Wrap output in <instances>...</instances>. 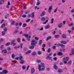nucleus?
<instances>
[{
    "mask_svg": "<svg viewBox=\"0 0 74 74\" xmlns=\"http://www.w3.org/2000/svg\"><path fill=\"white\" fill-rule=\"evenodd\" d=\"M45 69V67L44 63H41L38 66V69L39 71H44Z\"/></svg>",
    "mask_w": 74,
    "mask_h": 74,
    "instance_id": "f257e3e1",
    "label": "nucleus"
},
{
    "mask_svg": "<svg viewBox=\"0 0 74 74\" xmlns=\"http://www.w3.org/2000/svg\"><path fill=\"white\" fill-rule=\"evenodd\" d=\"M69 58L68 57H65L63 58L62 59V61L64 64H66V63H67V62L69 61Z\"/></svg>",
    "mask_w": 74,
    "mask_h": 74,
    "instance_id": "f03ea898",
    "label": "nucleus"
},
{
    "mask_svg": "<svg viewBox=\"0 0 74 74\" xmlns=\"http://www.w3.org/2000/svg\"><path fill=\"white\" fill-rule=\"evenodd\" d=\"M37 44V41L35 40H32L31 43V45L35 46L36 44Z\"/></svg>",
    "mask_w": 74,
    "mask_h": 74,
    "instance_id": "7ed1b4c3",
    "label": "nucleus"
},
{
    "mask_svg": "<svg viewBox=\"0 0 74 74\" xmlns=\"http://www.w3.org/2000/svg\"><path fill=\"white\" fill-rule=\"evenodd\" d=\"M15 40H12L11 42H10V44L11 45H16V44L15 43Z\"/></svg>",
    "mask_w": 74,
    "mask_h": 74,
    "instance_id": "20e7f679",
    "label": "nucleus"
},
{
    "mask_svg": "<svg viewBox=\"0 0 74 74\" xmlns=\"http://www.w3.org/2000/svg\"><path fill=\"white\" fill-rule=\"evenodd\" d=\"M52 6H50L48 9V11L49 13H51L52 12Z\"/></svg>",
    "mask_w": 74,
    "mask_h": 74,
    "instance_id": "39448f33",
    "label": "nucleus"
},
{
    "mask_svg": "<svg viewBox=\"0 0 74 74\" xmlns=\"http://www.w3.org/2000/svg\"><path fill=\"white\" fill-rule=\"evenodd\" d=\"M74 54V48L72 49L71 50V53L70 54V55H73Z\"/></svg>",
    "mask_w": 74,
    "mask_h": 74,
    "instance_id": "423d86ee",
    "label": "nucleus"
},
{
    "mask_svg": "<svg viewBox=\"0 0 74 74\" xmlns=\"http://www.w3.org/2000/svg\"><path fill=\"white\" fill-rule=\"evenodd\" d=\"M45 15V12L42 11V13L40 14V16H44Z\"/></svg>",
    "mask_w": 74,
    "mask_h": 74,
    "instance_id": "0eeeda50",
    "label": "nucleus"
},
{
    "mask_svg": "<svg viewBox=\"0 0 74 74\" xmlns=\"http://www.w3.org/2000/svg\"><path fill=\"white\" fill-rule=\"evenodd\" d=\"M32 56H36L37 55V53L36 51H34L31 54Z\"/></svg>",
    "mask_w": 74,
    "mask_h": 74,
    "instance_id": "6e6552de",
    "label": "nucleus"
},
{
    "mask_svg": "<svg viewBox=\"0 0 74 74\" xmlns=\"http://www.w3.org/2000/svg\"><path fill=\"white\" fill-rule=\"evenodd\" d=\"M1 52L2 53H7V49L2 50Z\"/></svg>",
    "mask_w": 74,
    "mask_h": 74,
    "instance_id": "1a4fd4ad",
    "label": "nucleus"
},
{
    "mask_svg": "<svg viewBox=\"0 0 74 74\" xmlns=\"http://www.w3.org/2000/svg\"><path fill=\"white\" fill-rule=\"evenodd\" d=\"M32 52V51L31 50H29L27 52L25 53V55H27V54H29Z\"/></svg>",
    "mask_w": 74,
    "mask_h": 74,
    "instance_id": "9d476101",
    "label": "nucleus"
},
{
    "mask_svg": "<svg viewBox=\"0 0 74 74\" xmlns=\"http://www.w3.org/2000/svg\"><path fill=\"white\" fill-rule=\"evenodd\" d=\"M35 72L34 71V69L33 68L31 69V74H33Z\"/></svg>",
    "mask_w": 74,
    "mask_h": 74,
    "instance_id": "9b49d317",
    "label": "nucleus"
},
{
    "mask_svg": "<svg viewBox=\"0 0 74 74\" xmlns=\"http://www.w3.org/2000/svg\"><path fill=\"white\" fill-rule=\"evenodd\" d=\"M63 26V24L61 23L60 25H58V27L59 28H61Z\"/></svg>",
    "mask_w": 74,
    "mask_h": 74,
    "instance_id": "f8f14e48",
    "label": "nucleus"
},
{
    "mask_svg": "<svg viewBox=\"0 0 74 74\" xmlns=\"http://www.w3.org/2000/svg\"><path fill=\"white\" fill-rule=\"evenodd\" d=\"M20 63L21 64H24L25 63V61L23 60H21L20 61Z\"/></svg>",
    "mask_w": 74,
    "mask_h": 74,
    "instance_id": "ddd939ff",
    "label": "nucleus"
},
{
    "mask_svg": "<svg viewBox=\"0 0 74 74\" xmlns=\"http://www.w3.org/2000/svg\"><path fill=\"white\" fill-rule=\"evenodd\" d=\"M53 68L55 70H57L58 69V67L56 64H55L53 66Z\"/></svg>",
    "mask_w": 74,
    "mask_h": 74,
    "instance_id": "4468645a",
    "label": "nucleus"
},
{
    "mask_svg": "<svg viewBox=\"0 0 74 74\" xmlns=\"http://www.w3.org/2000/svg\"><path fill=\"white\" fill-rule=\"evenodd\" d=\"M52 38V37L51 36H48L46 39V41H48L49 40H50V39H51Z\"/></svg>",
    "mask_w": 74,
    "mask_h": 74,
    "instance_id": "2eb2a0df",
    "label": "nucleus"
},
{
    "mask_svg": "<svg viewBox=\"0 0 74 74\" xmlns=\"http://www.w3.org/2000/svg\"><path fill=\"white\" fill-rule=\"evenodd\" d=\"M45 19H46V18L45 17H43L41 18V20L42 21H45Z\"/></svg>",
    "mask_w": 74,
    "mask_h": 74,
    "instance_id": "dca6fc26",
    "label": "nucleus"
},
{
    "mask_svg": "<svg viewBox=\"0 0 74 74\" xmlns=\"http://www.w3.org/2000/svg\"><path fill=\"white\" fill-rule=\"evenodd\" d=\"M62 71H63V70L62 69H60L58 70V73H62Z\"/></svg>",
    "mask_w": 74,
    "mask_h": 74,
    "instance_id": "f3484780",
    "label": "nucleus"
},
{
    "mask_svg": "<svg viewBox=\"0 0 74 74\" xmlns=\"http://www.w3.org/2000/svg\"><path fill=\"white\" fill-rule=\"evenodd\" d=\"M57 54L58 55H59L60 56H61V55H63V53L61 52H58L57 53Z\"/></svg>",
    "mask_w": 74,
    "mask_h": 74,
    "instance_id": "a211bd4d",
    "label": "nucleus"
},
{
    "mask_svg": "<svg viewBox=\"0 0 74 74\" xmlns=\"http://www.w3.org/2000/svg\"><path fill=\"white\" fill-rule=\"evenodd\" d=\"M3 74H6L8 73V71H7L6 70H4L3 71Z\"/></svg>",
    "mask_w": 74,
    "mask_h": 74,
    "instance_id": "6ab92c4d",
    "label": "nucleus"
},
{
    "mask_svg": "<svg viewBox=\"0 0 74 74\" xmlns=\"http://www.w3.org/2000/svg\"><path fill=\"white\" fill-rule=\"evenodd\" d=\"M5 32H4V31L2 32L1 33L2 36H5Z\"/></svg>",
    "mask_w": 74,
    "mask_h": 74,
    "instance_id": "aec40b11",
    "label": "nucleus"
},
{
    "mask_svg": "<svg viewBox=\"0 0 74 74\" xmlns=\"http://www.w3.org/2000/svg\"><path fill=\"white\" fill-rule=\"evenodd\" d=\"M47 59H49V60H50V59H52V58L49 56H47L46 58Z\"/></svg>",
    "mask_w": 74,
    "mask_h": 74,
    "instance_id": "412c9836",
    "label": "nucleus"
},
{
    "mask_svg": "<svg viewBox=\"0 0 74 74\" xmlns=\"http://www.w3.org/2000/svg\"><path fill=\"white\" fill-rule=\"evenodd\" d=\"M62 38H66V35H65V34H63L62 35Z\"/></svg>",
    "mask_w": 74,
    "mask_h": 74,
    "instance_id": "4be33fe9",
    "label": "nucleus"
},
{
    "mask_svg": "<svg viewBox=\"0 0 74 74\" xmlns=\"http://www.w3.org/2000/svg\"><path fill=\"white\" fill-rule=\"evenodd\" d=\"M34 45H32V46L29 47V48L30 49H34Z\"/></svg>",
    "mask_w": 74,
    "mask_h": 74,
    "instance_id": "5701e85b",
    "label": "nucleus"
},
{
    "mask_svg": "<svg viewBox=\"0 0 74 74\" xmlns=\"http://www.w3.org/2000/svg\"><path fill=\"white\" fill-rule=\"evenodd\" d=\"M31 15L32 18H33L34 17V12H32Z\"/></svg>",
    "mask_w": 74,
    "mask_h": 74,
    "instance_id": "b1692460",
    "label": "nucleus"
},
{
    "mask_svg": "<svg viewBox=\"0 0 74 74\" xmlns=\"http://www.w3.org/2000/svg\"><path fill=\"white\" fill-rule=\"evenodd\" d=\"M23 57L22 56H20L19 57V60H23Z\"/></svg>",
    "mask_w": 74,
    "mask_h": 74,
    "instance_id": "393cba45",
    "label": "nucleus"
},
{
    "mask_svg": "<svg viewBox=\"0 0 74 74\" xmlns=\"http://www.w3.org/2000/svg\"><path fill=\"white\" fill-rule=\"evenodd\" d=\"M54 38H59V35H55L54 36Z\"/></svg>",
    "mask_w": 74,
    "mask_h": 74,
    "instance_id": "a878e982",
    "label": "nucleus"
},
{
    "mask_svg": "<svg viewBox=\"0 0 74 74\" xmlns=\"http://www.w3.org/2000/svg\"><path fill=\"white\" fill-rule=\"evenodd\" d=\"M17 41L18 42H21V38H17Z\"/></svg>",
    "mask_w": 74,
    "mask_h": 74,
    "instance_id": "bb28decb",
    "label": "nucleus"
},
{
    "mask_svg": "<svg viewBox=\"0 0 74 74\" xmlns=\"http://www.w3.org/2000/svg\"><path fill=\"white\" fill-rule=\"evenodd\" d=\"M5 24H3L1 26V28L2 29H3L4 28V26H5Z\"/></svg>",
    "mask_w": 74,
    "mask_h": 74,
    "instance_id": "cd10ccee",
    "label": "nucleus"
},
{
    "mask_svg": "<svg viewBox=\"0 0 74 74\" xmlns=\"http://www.w3.org/2000/svg\"><path fill=\"white\" fill-rule=\"evenodd\" d=\"M3 48H4V46H3V45H1V46L0 47V49L2 50H3Z\"/></svg>",
    "mask_w": 74,
    "mask_h": 74,
    "instance_id": "c85d7f7f",
    "label": "nucleus"
},
{
    "mask_svg": "<svg viewBox=\"0 0 74 74\" xmlns=\"http://www.w3.org/2000/svg\"><path fill=\"white\" fill-rule=\"evenodd\" d=\"M42 40H40L39 42V45H41V43H42Z\"/></svg>",
    "mask_w": 74,
    "mask_h": 74,
    "instance_id": "c756f323",
    "label": "nucleus"
},
{
    "mask_svg": "<svg viewBox=\"0 0 74 74\" xmlns=\"http://www.w3.org/2000/svg\"><path fill=\"white\" fill-rule=\"evenodd\" d=\"M22 69L23 70H25L26 69V66L25 65H23L22 66Z\"/></svg>",
    "mask_w": 74,
    "mask_h": 74,
    "instance_id": "7c9ffc66",
    "label": "nucleus"
},
{
    "mask_svg": "<svg viewBox=\"0 0 74 74\" xmlns=\"http://www.w3.org/2000/svg\"><path fill=\"white\" fill-rule=\"evenodd\" d=\"M7 28H5L3 29V32H6L7 31Z\"/></svg>",
    "mask_w": 74,
    "mask_h": 74,
    "instance_id": "2f4dec72",
    "label": "nucleus"
},
{
    "mask_svg": "<svg viewBox=\"0 0 74 74\" xmlns=\"http://www.w3.org/2000/svg\"><path fill=\"white\" fill-rule=\"evenodd\" d=\"M50 27V26L49 25H48L47 26H46L45 27V29H49Z\"/></svg>",
    "mask_w": 74,
    "mask_h": 74,
    "instance_id": "473e14b6",
    "label": "nucleus"
},
{
    "mask_svg": "<svg viewBox=\"0 0 74 74\" xmlns=\"http://www.w3.org/2000/svg\"><path fill=\"white\" fill-rule=\"evenodd\" d=\"M61 43L62 44H67V42L62 41L61 42Z\"/></svg>",
    "mask_w": 74,
    "mask_h": 74,
    "instance_id": "72a5a7b5",
    "label": "nucleus"
},
{
    "mask_svg": "<svg viewBox=\"0 0 74 74\" xmlns=\"http://www.w3.org/2000/svg\"><path fill=\"white\" fill-rule=\"evenodd\" d=\"M10 45V42H8L5 44V46H8V45Z\"/></svg>",
    "mask_w": 74,
    "mask_h": 74,
    "instance_id": "f704fd0d",
    "label": "nucleus"
},
{
    "mask_svg": "<svg viewBox=\"0 0 74 74\" xmlns=\"http://www.w3.org/2000/svg\"><path fill=\"white\" fill-rule=\"evenodd\" d=\"M54 20V18H52L51 19V23L52 24L53 23V20Z\"/></svg>",
    "mask_w": 74,
    "mask_h": 74,
    "instance_id": "c9c22d12",
    "label": "nucleus"
},
{
    "mask_svg": "<svg viewBox=\"0 0 74 74\" xmlns=\"http://www.w3.org/2000/svg\"><path fill=\"white\" fill-rule=\"evenodd\" d=\"M19 47H20V46H19L18 47H17V46H14V49H18V48H19Z\"/></svg>",
    "mask_w": 74,
    "mask_h": 74,
    "instance_id": "e433bc0d",
    "label": "nucleus"
},
{
    "mask_svg": "<svg viewBox=\"0 0 74 74\" xmlns=\"http://www.w3.org/2000/svg\"><path fill=\"white\" fill-rule=\"evenodd\" d=\"M52 55V53H49V55L47 54V56H51Z\"/></svg>",
    "mask_w": 74,
    "mask_h": 74,
    "instance_id": "4c0bfd02",
    "label": "nucleus"
},
{
    "mask_svg": "<svg viewBox=\"0 0 74 74\" xmlns=\"http://www.w3.org/2000/svg\"><path fill=\"white\" fill-rule=\"evenodd\" d=\"M48 20H47L45 22L43 23V24H46V23H48Z\"/></svg>",
    "mask_w": 74,
    "mask_h": 74,
    "instance_id": "58836bf2",
    "label": "nucleus"
},
{
    "mask_svg": "<svg viewBox=\"0 0 74 74\" xmlns=\"http://www.w3.org/2000/svg\"><path fill=\"white\" fill-rule=\"evenodd\" d=\"M51 52V49L49 48V49L47 50V52L48 53H49Z\"/></svg>",
    "mask_w": 74,
    "mask_h": 74,
    "instance_id": "ea45409f",
    "label": "nucleus"
},
{
    "mask_svg": "<svg viewBox=\"0 0 74 74\" xmlns=\"http://www.w3.org/2000/svg\"><path fill=\"white\" fill-rule=\"evenodd\" d=\"M40 2L38 1L36 3V5H40Z\"/></svg>",
    "mask_w": 74,
    "mask_h": 74,
    "instance_id": "a19ab883",
    "label": "nucleus"
},
{
    "mask_svg": "<svg viewBox=\"0 0 74 74\" xmlns=\"http://www.w3.org/2000/svg\"><path fill=\"white\" fill-rule=\"evenodd\" d=\"M11 49V48L10 47H8L7 48V50H8V51H10Z\"/></svg>",
    "mask_w": 74,
    "mask_h": 74,
    "instance_id": "79ce46f5",
    "label": "nucleus"
},
{
    "mask_svg": "<svg viewBox=\"0 0 74 74\" xmlns=\"http://www.w3.org/2000/svg\"><path fill=\"white\" fill-rule=\"evenodd\" d=\"M26 25V24H23V27H26V25Z\"/></svg>",
    "mask_w": 74,
    "mask_h": 74,
    "instance_id": "37998d69",
    "label": "nucleus"
},
{
    "mask_svg": "<svg viewBox=\"0 0 74 74\" xmlns=\"http://www.w3.org/2000/svg\"><path fill=\"white\" fill-rule=\"evenodd\" d=\"M61 45V44L59 43H58L56 47H60V46Z\"/></svg>",
    "mask_w": 74,
    "mask_h": 74,
    "instance_id": "c03bdc74",
    "label": "nucleus"
},
{
    "mask_svg": "<svg viewBox=\"0 0 74 74\" xmlns=\"http://www.w3.org/2000/svg\"><path fill=\"white\" fill-rule=\"evenodd\" d=\"M38 54L39 55H41V52L40 51H38Z\"/></svg>",
    "mask_w": 74,
    "mask_h": 74,
    "instance_id": "a18cd8bd",
    "label": "nucleus"
},
{
    "mask_svg": "<svg viewBox=\"0 0 74 74\" xmlns=\"http://www.w3.org/2000/svg\"><path fill=\"white\" fill-rule=\"evenodd\" d=\"M22 17L23 18H26V15H23L22 16Z\"/></svg>",
    "mask_w": 74,
    "mask_h": 74,
    "instance_id": "49530a36",
    "label": "nucleus"
},
{
    "mask_svg": "<svg viewBox=\"0 0 74 74\" xmlns=\"http://www.w3.org/2000/svg\"><path fill=\"white\" fill-rule=\"evenodd\" d=\"M11 24V25H14V24H15V21H12Z\"/></svg>",
    "mask_w": 74,
    "mask_h": 74,
    "instance_id": "de8ad7c7",
    "label": "nucleus"
},
{
    "mask_svg": "<svg viewBox=\"0 0 74 74\" xmlns=\"http://www.w3.org/2000/svg\"><path fill=\"white\" fill-rule=\"evenodd\" d=\"M68 26H73V23H71L70 24H69L68 25Z\"/></svg>",
    "mask_w": 74,
    "mask_h": 74,
    "instance_id": "09e8293b",
    "label": "nucleus"
},
{
    "mask_svg": "<svg viewBox=\"0 0 74 74\" xmlns=\"http://www.w3.org/2000/svg\"><path fill=\"white\" fill-rule=\"evenodd\" d=\"M53 60L56 61L57 60V58L56 57H55L53 58Z\"/></svg>",
    "mask_w": 74,
    "mask_h": 74,
    "instance_id": "8fccbe9b",
    "label": "nucleus"
},
{
    "mask_svg": "<svg viewBox=\"0 0 74 74\" xmlns=\"http://www.w3.org/2000/svg\"><path fill=\"white\" fill-rule=\"evenodd\" d=\"M71 13H73V12H74V9L71 10Z\"/></svg>",
    "mask_w": 74,
    "mask_h": 74,
    "instance_id": "3c124183",
    "label": "nucleus"
},
{
    "mask_svg": "<svg viewBox=\"0 0 74 74\" xmlns=\"http://www.w3.org/2000/svg\"><path fill=\"white\" fill-rule=\"evenodd\" d=\"M35 40H38V38L37 37H35L34 38Z\"/></svg>",
    "mask_w": 74,
    "mask_h": 74,
    "instance_id": "603ef678",
    "label": "nucleus"
},
{
    "mask_svg": "<svg viewBox=\"0 0 74 74\" xmlns=\"http://www.w3.org/2000/svg\"><path fill=\"white\" fill-rule=\"evenodd\" d=\"M12 59H14V58H15V56H14V55H12Z\"/></svg>",
    "mask_w": 74,
    "mask_h": 74,
    "instance_id": "864d4df0",
    "label": "nucleus"
},
{
    "mask_svg": "<svg viewBox=\"0 0 74 74\" xmlns=\"http://www.w3.org/2000/svg\"><path fill=\"white\" fill-rule=\"evenodd\" d=\"M60 47H63V48H64L65 47V46L61 44Z\"/></svg>",
    "mask_w": 74,
    "mask_h": 74,
    "instance_id": "5fc2aeb1",
    "label": "nucleus"
},
{
    "mask_svg": "<svg viewBox=\"0 0 74 74\" xmlns=\"http://www.w3.org/2000/svg\"><path fill=\"white\" fill-rule=\"evenodd\" d=\"M30 21V19H29L26 20V22H29Z\"/></svg>",
    "mask_w": 74,
    "mask_h": 74,
    "instance_id": "6e6d98bb",
    "label": "nucleus"
},
{
    "mask_svg": "<svg viewBox=\"0 0 74 74\" xmlns=\"http://www.w3.org/2000/svg\"><path fill=\"white\" fill-rule=\"evenodd\" d=\"M52 48L53 49H55V48H56V46H54L52 47Z\"/></svg>",
    "mask_w": 74,
    "mask_h": 74,
    "instance_id": "4d7b16f0",
    "label": "nucleus"
},
{
    "mask_svg": "<svg viewBox=\"0 0 74 74\" xmlns=\"http://www.w3.org/2000/svg\"><path fill=\"white\" fill-rule=\"evenodd\" d=\"M8 17V14H6L5 16V19H7Z\"/></svg>",
    "mask_w": 74,
    "mask_h": 74,
    "instance_id": "13d9d810",
    "label": "nucleus"
},
{
    "mask_svg": "<svg viewBox=\"0 0 74 74\" xmlns=\"http://www.w3.org/2000/svg\"><path fill=\"white\" fill-rule=\"evenodd\" d=\"M71 63H72V62L71 61H69L68 62V64H71Z\"/></svg>",
    "mask_w": 74,
    "mask_h": 74,
    "instance_id": "bf43d9fd",
    "label": "nucleus"
},
{
    "mask_svg": "<svg viewBox=\"0 0 74 74\" xmlns=\"http://www.w3.org/2000/svg\"><path fill=\"white\" fill-rule=\"evenodd\" d=\"M64 49H60V51H62V52H63V51H65Z\"/></svg>",
    "mask_w": 74,
    "mask_h": 74,
    "instance_id": "052dcab7",
    "label": "nucleus"
},
{
    "mask_svg": "<svg viewBox=\"0 0 74 74\" xmlns=\"http://www.w3.org/2000/svg\"><path fill=\"white\" fill-rule=\"evenodd\" d=\"M30 17H32V16L31 14H29L28 16H27L28 18H30Z\"/></svg>",
    "mask_w": 74,
    "mask_h": 74,
    "instance_id": "680f3d73",
    "label": "nucleus"
},
{
    "mask_svg": "<svg viewBox=\"0 0 74 74\" xmlns=\"http://www.w3.org/2000/svg\"><path fill=\"white\" fill-rule=\"evenodd\" d=\"M4 41V39H1L0 40V42H2Z\"/></svg>",
    "mask_w": 74,
    "mask_h": 74,
    "instance_id": "e2e57ef3",
    "label": "nucleus"
},
{
    "mask_svg": "<svg viewBox=\"0 0 74 74\" xmlns=\"http://www.w3.org/2000/svg\"><path fill=\"white\" fill-rule=\"evenodd\" d=\"M29 12H30V11H27L26 12H25L24 13L25 14H28V13H29Z\"/></svg>",
    "mask_w": 74,
    "mask_h": 74,
    "instance_id": "0e129e2a",
    "label": "nucleus"
},
{
    "mask_svg": "<svg viewBox=\"0 0 74 74\" xmlns=\"http://www.w3.org/2000/svg\"><path fill=\"white\" fill-rule=\"evenodd\" d=\"M66 22L65 21H64L63 22V25H65Z\"/></svg>",
    "mask_w": 74,
    "mask_h": 74,
    "instance_id": "69168bd1",
    "label": "nucleus"
},
{
    "mask_svg": "<svg viewBox=\"0 0 74 74\" xmlns=\"http://www.w3.org/2000/svg\"><path fill=\"white\" fill-rule=\"evenodd\" d=\"M55 33H56V31H54V32H52V34H55Z\"/></svg>",
    "mask_w": 74,
    "mask_h": 74,
    "instance_id": "338daca9",
    "label": "nucleus"
},
{
    "mask_svg": "<svg viewBox=\"0 0 74 74\" xmlns=\"http://www.w3.org/2000/svg\"><path fill=\"white\" fill-rule=\"evenodd\" d=\"M29 67L30 66H27V70H29Z\"/></svg>",
    "mask_w": 74,
    "mask_h": 74,
    "instance_id": "774afa93",
    "label": "nucleus"
}]
</instances>
